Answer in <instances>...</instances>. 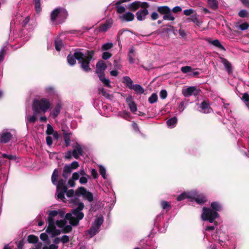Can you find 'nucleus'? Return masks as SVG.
<instances>
[{"instance_id":"nucleus-1","label":"nucleus","mask_w":249,"mask_h":249,"mask_svg":"<svg viewBox=\"0 0 249 249\" xmlns=\"http://www.w3.org/2000/svg\"><path fill=\"white\" fill-rule=\"evenodd\" d=\"M65 213L62 210L51 211L48 213L47 222L48 226L46 231L53 236L59 235L61 232H69L71 231L72 227L68 225V221L65 219L55 220L56 218H63Z\"/></svg>"},{"instance_id":"nucleus-2","label":"nucleus","mask_w":249,"mask_h":249,"mask_svg":"<svg viewBox=\"0 0 249 249\" xmlns=\"http://www.w3.org/2000/svg\"><path fill=\"white\" fill-rule=\"evenodd\" d=\"M216 225L207 226L203 230L204 238L209 239V236H211L213 239L217 241L221 247H217L214 244H212L210 247V249H233L234 248V244L231 239L224 231L220 230L215 229Z\"/></svg>"},{"instance_id":"nucleus-3","label":"nucleus","mask_w":249,"mask_h":249,"mask_svg":"<svg viewBox=\"0 0 249 249\" xmlns=\"http://www.w3.org/2000/svg\"><path fill=\"white\" fill-rule=\"evenodd\" d=\"M94 53L91 51H86L84 52L80 50H76L73 54H70L67 56V60L69 65H74L76 63V59L81 64V68L85 71H90L89 64L92 59Z\"/></svg>"},{"instance_id":"nucleus-4","label":"nucleus","mask_w":249,"mask_h":249,"mask_svg":"<svg viewBox=\"0 0 249 249\" xmlns=\"http://www.w3.org/2000/svg\"><path fill=\"white\" fill-rule=\"evenodd\" d=\"M222 205L218 202H212L211 208L204 207L201 217L204 221H208L212 223L214 220L218 217L217 212L222 210Z\"/></svg>"},{"instance_id":"nucleus-5","label":"nucleus","mask_w":249,"mask_h":249,"mask_svg":"<svg viewBox=\"0 0 249 249\" xmlns=\"http://www.w3.org/2000/svg\"><path fill=\"white\" fill-rule=\"evenodd\" d=\"M84 208V203L82 202H79L76 208L73 209L71 213L66 214L65 219L68 221V225L71 227L77 226L79 224L80 220H82L84 216L82 212Z\"/></svg>"},{"instance_id":"nucleus-6","label":"nucleus","mask_w":249,"mask_h":249,"mask_svg":"<svg viewBox=\"0 0 249 249\" xmlns=\"http://www.w3.org/2000/svg\"><path fill=\"white\" fill-rule=\"evenodd\" d=\"M58 170L55 169L53 171L51 180L53 184L56 186L57 198L63 201H65V194L67 190V187L66 186V182L67 179L61 178L58 181Z\"/></svg>"},{"instance_id":"nucleus-7","label":"nucleus","mask_w":249,"mask_h":249,"mask_svg":"<svg viewBox=\"0 0 249 249\" xmlns=\"http://www.w3.org/2000/svg\"><path fill=\"white\" fill-rule=\"evenodd\" d=\"M51 107L50 100L42 98L40 99H35L32 104V110L35 114H41L47 112Z\"/></svg>"},{"instance_id":"nucleus-8","label":"nucleus","mask_w":249,"mask_h":249,"mask_svg":"<svg viewBox=\"0 0 249 249\" xmlns=\"http://www.w3.org/2000/svg\"><path fill=\"white\" fill-rule=\"evenodd\" d=\"M68 16L67 11L63 8L59 7L53 10L51 14L52 21H55L58 23H63Z\"/></svg>"},{"instance_id":"nucleus-9","label":"nucleus","mask_w":249,"mask_h":249,"mask_svg":"<svg viewBox=\"0 0 249 249\" xmlns=\"http://www.w3.org/2000/svg\"><path fill=\"white\" fill-rule=\"evenodd\" d=\"M72 150L67 151L64 156L66 159L70 160L73 157L76 159H78L79 157L83 156V150L81 145L76 142L72 144Z\"/></svg>"},{"instance_id":"nucleus-10","label":"nucleus","mask_w":249,"mask_h":249,"mask_svg":"<svg viewBox=\"0 0 249 249\" xmlns=\"http://www.w3.org/2000/svg\"><path fill=\"white\" fill-rule=\"evenodd\" d=\"M104 218L103 216L96 218L92 223L91 228L88 230V233L89 234L90 237L95 235L98 232L101 226L103 224Z\"/></svg>"},{"instance_id":"nucleus-11","label":"nucleus","mask_w":249,"mask_h":249,"mask_svg":"<svg viewBox=\"0 0 249 249\" xmlns=\"http://www.w3.org/2000/svg\"><path fill=\"white\" fill-rule=\"evenodd\" d=\"M192 195H191V201L195 200L197 204H202L207 201L206 196L202 193H199L196 190L191 191Z\"/></svg>"},{"instance_id":"nucleus-12","label":"nucleus","mask_w":249,"mask_h":249,"mask_svg":"<svg viewBox=\"0 0 249 249\" xmlns=\"http://www.w3.org/2000/svg\"><path fill=\"white\" fill-rule=\"evenodd\" d=\"M79 196H82L84 198L91 202L93 200V194L87 191L84 187H79Z\"/></svg>"},{"instance_id":"nucleus-13","label":"nucleus","mask_w":249,"mask_h":249,"mask_svg":"<svg viewBox=\"0 0 249 249\" xmlns=\"http://www.w3.org/2000/svg\"><path fill=\"white\" fill-rule=\"evenodd\" d=\"M149 6H145L140 8L136 13V18L139 21H143L148 14L147 8Z\"/></svg>"},{"instance_id":"nucleus-14","label":"nucleus","mask_w":249,"mask_h":249,"mask_svg":"<svg viewBox=\"0 0 249 249\" xmlns=\"http://www.w3.org/2000/svg\"><path fill=\"white\" fill-rule=\"evenodd\" d=\"M62 108L61 103H57L54 107L50 111L49 116L53 119H55L60 114Z\"/></svg>"},{"instance_id":"nucleus-15","label":"nucleus","mask_w":249,"mask_h":249,"mask_svg":"<svg viewBox=\"0 0 249 249\" xmlns=\"http://www.w3.org/2000/svg\"><path fill=\"white\" fill-rule=\"evenodd\" d=\"M198 90L194 86L189 87L182 90V93L185 97H189L193 95L196 96L198 94Z\"/></svg>"},{"instance_id":"nucleus-16","label":"nucleus","mask_w":249,"mask_h":249,"mask_svg":"<svg viewBox=\"0 0 249 249\" xmlns=\"http://www.w3.org/2000/svg\"><path fill=\"white\" fill-rule=\"evenodd\" d=\"M145 6H149V4L146 2H140L139 1H135L129 5L128 8L130 10L135 11L139 8L144 7Z\"/></svg>"},{"instance_id":"nucleus-17","label":"nucleus","mask_w":249,"mask_h":249,"mask_svg":"<svg viewBox=\"0 0 249 249\" xmlns=\"http://www.w3.org/2000/svg\"><path fill=\"white\" fill-rule=\"evenodd\" d=\"M107 67L106 64L103 60L99 61L96 64V73L98 76L104 74L105 71L106 70Z\"/></svg>"},{"instance_id":"nucleus-18","label":"nucleus","mask_w":249,"mask_h":249,"mask_svg":"<svg viewBox=\"0 0 249 249\" xmlns=\"http://www.w3.org/2000/svg\"><path fill=\"white\" fill-rule=\"evenodd\" d=\"M12 138V134L7 130H3L0 133V143L8 142Z\"/></svg>"},{"instance_id":"nucleus-19","label":"nucleus","mask_w":249,"mask_h":249,"mask_svg":"<svg viewBox=\"0 0 249 249\" xmlns=\"http://www.w3.org/2000/svg\"><path fill=\"white\" fill-rule=\"evenodd\" d=\"M65 194L68 197L71 198V201L76 203L78 197L79 196V188L75 191H74L72 189L68 191L67 190Z\"/></svg>"},{"instance_id":"nucleus-20","label":"nucleus","mask_w":249,"mask_h":249,"mask_svg":"<svg viewBox=\"0 0 249 249\" xmlns=\"http://www.w3.org/2000/svg\"><path fill=\"white\" fill-rule=\"evenodd\" d=\"M201 109L199 110L200 112L203 113H209L213 111L210 107V104L208 102L204 101L200 105Z\"/></svg>"},{"instance_id":"nucleus-21","label":"nucleus","mask_w":249,"mask_h":249,"mask_svg":"<svg viewBox=\"0 0 249 249\" xmlns=\"http://www.w3.org/2000/svg\"><path fill=\"white\" fill-rule=\"evenodd\" d=\"M125 102L127 104L130 111L132 113H135L137 110V107L136 104L132 100L131 96H129L125 99Z\"/></svg>"},{"instance_id":"nucleus-22","label":"nucleus","mask_w":249,"mask_h":249,"mask_svg":"<svg viewBox=\"0 0 249 249\" xmlns=\"http://www.w3.org/2000/svg\"><path fill=\"white\" fill-rule=\"evenodd\" d=\"M119 18L123 21H130L134 19V15L130 12H127L119 16Z\"/></svg>"},{"instance_id":"nucleus-23","label":"nucleus","mask_w":249,"mask_h":249,"mask_svg":"<svg viewBox=\"0 0 249 249\" xmlns=\"http://www.w3.org/2000/svg\"><path fill=\"white\" fill-rule=\"evenodd\" d=\"M38 114H35L33 113L32 115H28L27 114L25 115V119L26 124L27 128H28L29 125L31 124L35 123L37 120L36 116Z\"/></svg>"},{"instance_id":"nucleus-24","label":"nucleus","mask_w":249,"mask_h":249,"mask_svg":"<svg viewBox=\"0 0 249 249\" xmlns=\"http://www.w3.org/2000/svg\"><path fill=\"white\" fill-rule=\"evenodd\" d=\"M112 24V20H107L105 23L100 25L99 27V31L101 32H105L111 27Z\"/></svg>"},{"instance_id":"nucleus-25","label":"nucleus","mask_w":249,"mask_h":249,"mask_svg":"<svg viewBox=\"0 0 249 249\" xmlns=\"http://www.w3.org/2000/svg\"><path fill=\"white\" fill-rule=\"evenodd\" d=\"M54 45L55 50L58 52L65 47L63 41L59 37H57L55 39Z\"/></svg>"},{"instance_id":"nucleus-26","label":"nucleus","mask_w":249,"mask_h":249,"mask_svg":"<svg viewBox=\"0 0 249 249\" xmlns=\"http://www.w3.org/2000/svg\"><path fill=\"white\" fill-rule=\"evenodd\" d=\"M135 56V50L134 47H132L129 48L128 53V57L129 62L130 64H133L135 62V59L134 57Z\"/></svg>"},{"instance_id":"nucleus-27","label":"nucleus","mask_w":249,"mask_h":249,"mask_svg":"<svg viewBox=\"0 0 249 249\" xmlns=\"http://www.w3.org/2000/svg\"><path fill=\"white\" fill-rule=\"evenodd\" d=\"M192 194H193L191 193V191L183 192L178 196L177 200L180 201L185 198H187L191 201Z\"/></svg>"},{"instance_id":"nucleus-28","label":"nucleus","mask_w":249,"mask_h":249,"mask_svg":"<svg viewBox=\"0 0 249 249\" xmlns=\"http://www.w3.org/2000/svg\"><path fill=\"white\" fill-rule=\"evenodd\" d=\"M178 122V119L176 117H173L166 121V124L169 128H173L175 127Z\"/></svg>"},{"instance_id":"nucleus-29","label":"nucleus","mask_w":249,"mask_h":249,"mask_svg":"<svg viewBox=\"0 0 249 249\" xmlns=\"http://www.w3.org/2000/svg\"><path fill=\"white\" fill-rule=\"evenodd\" d=\"M123 83L125 84L126 87L129 88L130 89H131L133 85V81L129 76H124L123 77Z\"/></svg>"},{"instance_id":"nucleus-30","label":"nucleus","mask_w":249,"mask_h":249,"mask_svg":"<svg viewBox=\"0 0 249 249\" xmlns=\"http://www.w3.org/2000/svg\"><path fill=\"white\" fill-rule=\"evenodd\" d=\"M72 170L69 167V165H65L64 167L63 171L62 173L63 177L65 179H68L71 173Z\"/></svg>"},{"instance_id":"nucleus-31","label":"nucleus","mask_w":249,"mask_h":249,"mask_svg":"<svg viewBox=\"0 0 249 249\" xmlns=\"http://www.w3.org/2000/svg\"><path fill=\"white\" fill-rule=\"evenodd\" d=\"M71 133H68L66 131L64 132V140L65 143V146L68 147L70 145L71 140Z\"/></svg>"},{"instance_id":"nucleus-32","label":"nucleus","mask_w":249,"mask_h":249,"mask_svg":"<svg viewBox=\"0 0 249 249\" xmlns=\"http://www.w3.org/2000/svg\"><path fill=\"white\" fill-rule=\"evenodd\" d=\"M188 21H192L198 26H199L202 23V21H199L198 19V16L196 14L191 16V17L188 18Z\"/></svg>"},{"instance_id":"nucleus-33","label":"nucleus","mask_w":249,"mask_h":249,"mask_svg":"<svg viewBox=\"0 0 249 249\" xmlns=\"http://www.w3.org/2000/svg\"><path fill=\"white\" fill-rule=\"evenodd\" d=\"M100 80L102 81V82L104 84V85L110 88L111 85L110 83V80L108 79H107L105 78V74L99 75Z\"/></svg>"},{"instance_id":"nucleus-34","label":"nucleus","mask_w":249,"mask_h":249,"mask_svg":"<svg viewBox=\"0 0 249 249\" xmlns=\"http://www.w3.org/2000/svg\"><path fill=\"white\" fill-rule=\"evenodd\" d=\"M160 205L162 210L165 211L166 213L168 212L171 208L170 203L166 201H161Z\"/></svg>"},{"instance_id":"nucleus-35","label":"nucleus","mask_w":249,"mask_h":249,"mask_svg":"<svg viewBox=\"0 0 249 249\" xmlns=\"http://www.w3.org/2000/svg\"><path fill=\"white\" fill-rule=\"evenodd\" d=\"M207 3L213 10H216L218 7V2L217 0H207Z\"/></svg>"},{"instance_id":"nucleus-36","label":"nucleus","mask_w":249,"mask_h":249,"mask_svg":"<svg viewBox=\"0 0 249 249\" xmlns=\"http://www.w3.org/2000/svg\"><path fill=\"white\" fill-rule=\"evenodd\" d=\"M158 11L161 14L165 15L171 12L170 8L167 6H159L158 7Z\"/></svg>"},{"instance_id":"nucleus-37","label":"nucleus","mask_w":249,"mask_h":249,"mask_svg":"<svg viewBox=\"0 0 249 249\" xmlns=\"http://www.w3.org/2000/svg\"><path fill=\"white\" fill-rule=\"evenodd\" d=\"M131 89H133L137 93H139V94H142L144 92V90L143 89V88L140 85H139V84H136V85H133V86L132 87Z\"/></svg>"},{"instance_id":"nucleus-38","label":"nucleus","mask_w":249,"mask_h":249,"mask_svg":"<svg viewBox=\"0 0 249 249\" xmlns=\"http://www.w3.org/2000/svg\"><path fill=\"white\" fill-rule=\"evenodd\" d=\"M210 43L213 45L215 47L222 50L223 51H225V48L221 44L220 41L218 39H215L213 40H212L210 42Z\"/></svg>"},{"instance_id":"nucleus-39","label":"nucleus","mask_w":249,"mask_h":249,"mask_svg":"<svg viewBox=\"0 0 249 249\" xmlns=\"http://www.w3.org/2000/svg\"><path fill=\"white\" fill-rule=\"evenodd\" d=\"M118 116L128 121H129L130 119H131L130 114L128 112L126 111L119 112L118 113Z\"/></svg>"},{"instance_id":"nucleus-40","label":"nucleus","mask_w":249,"mask_h":249,"mask_svg":"<svg viewBox=\"0 0 249 249\" xmlns=\"http://www.w3.org/2000/svg\"><path fill=\"white\" fill-rule=\"evenodd\" d=\"M116 11L118 14H124L125 8L124 7L120 5V2L117 1L115 4Z\"/></svg>"},{"instance_id":"nucleus-41","label":"nucleus","mask_w":249,"mask_h":249,"mask_svg":"<svg viewBox=\"0 0 249 249\" xmlns=\"http://www.w3.org/2000/svg\"><path fill=\"white\" fill-rule=\"evenodd\" d=\"M99 173L101 175L102 178L104 179H107V171H106L105 167L102 165H99Z\"/></svg>"},{"instance_id":"nucleus-42","label":"nucleus","mask_w":249,"mask_h":249,"mask_svg":"<svg viewBox=\"0 0 249 249\" xmlns=\"http://www.w3.org/2000/svg\"><path fill=\"white\" fill-rule=\"evenodd\" d=\"M30 36H31L29 35V36H27L26 37L23 38L22 39H20V41L21 42V43L20 45H17L16 44H15V45H11V47L14 48V50H16L18 48H19L22 45H23L26 41H27L29 39Z\"/></svg>"},{"instance_id":"nucleus-43","label":"nucleus","mask_w":249,"mask_h":249,"mask_svg":"<svg viewBox=\"0 0 249 249\" xmlns=\"http://www.w3.org/2000/svg\"><path fill=\"white\" fill-rule=\"evenodd\" d=\"M163 218V213H161L156 217L154 220L155 226L157 228H159L160 224L159 223L160 220Z\"/></svg>"},{"instance_id":"nucleus-44","label":"nucleus","mask_w":249,"mask_h":249,"mask_svg":"<svg viewBox=\"0 0 249 249\" xmlns=\"http://www.w3.org/2000/svg\"><path fill=\"white\" fill-rule=\"evenodd\" d=\"M36 11L37 14H39L41 11L40 5V0H34Z\"/></svg>"},{"instance_id":"nucleus-45","label":"nucleus","mask_w":249,"mask_h":249,"mask_svg":"<svg viewBox=\"0 0 249 249\" xmlns=\"http://www.w3.org/2000/svg\"><path fill=\"white\" fill-rule=\"evenodd\" d=\"M45 92L49 95H53L55 93L54 88L52 86L47 87L45 89Z\"/></svg>"},{"instance_id":"nucleus-46","label":"nucleus","mask_w":249,"mask_h":249,"mask_svg":"<svg viewBox=\"0 0 249 249\" xmlns=\"http://www.w3.org/2000/svg\"><path fill=\"white\" fill-rule=\"evenodd\" d=\"M158 101V96L156 93H153L148 98V102L150 104H152Z\"/></svg>"},{"instance_id":"nucleus-47","label":"nucleus","mask_w":249,"mask_h":249,"mask_svg":"<svg viewBox=\"0 0 249 249\" xmlns=\"http://www.w3.org/2000/svg\"><path fill=\"white\" fill-rule=\"evenodd\" d=\"M113 46V44L112 43L108 42L103 44L101 49L102 51H107L111 49Z\"/></svg>"},{"instance_id":"nucleus-48","label":"nucleus","mask_w":249,"mask_h":249,"mask_svg":"<svg viewBox=\"0 0 249 249\" xmlns=\"http://www.w3.org/2000/svg\"><path fill=\"white\" fill-rule=\"evenodd\" d=\"M27 240L30 243H36L38 241V238L35 235H30L28 236Z\"/></svg>"},{"instance_id":"nucleus-49","label":"nucleus","mask_w":249,"mask_h":249,"mask_svg":"<svg viewBox=\"0 0 249 249\" xmlns=\"http://www.w3.org/2000/svg\"><path fill=\"white\" fill-rule=\"evenodd\" d=\"M236 28L241 31H245L249 28V24L247 22H244L240 25H237Z\"/></svg>"},{"instance_id":"nucleus-50","label":"nucleus","mask_w":249,"mask_h":249,"mask_svg":"<svg viewBox=\"0 0 249 249\" xmlns=\"http://www.w3.org/2000/svg\"><path fill=\"white\" fill-rule=\"evenodd\" d=\"M164 20H168L173 21L175 19V17L173 16L171 12L167 13L163 16Z\"/></svg>"},{"instance_id":"nucleus-51","label":"nucleus","mask_w":249,"mask_h":249,"mask_svg":"<svg viewBox=\"0 0 249 249\" xmlns=\"http://www.w3.org/2000/svg\"><path fill=\"white\" fill-rule=\"evenodd\" d=\"M223 64L224 65L226 70L229 73H230L231 70V63L226 59H224L223 61Z\"/></svg>"},{"instance_id":"nucleus-52","label":"nucleus","mask_w":249,"mask_h":249,"mask_svg":"<svg viewBox=\"0 0 249 249\" xmlns=\"http://www.w3.org/2000/svg\"><path fill=\"white\" fill-rule=\"evenodd\" d=\"M5 46L3 47L0 50V63L2 62L4 58L5 53L6 51Z\"/></svg>"},{"instance_id":"nucleus-53","label":"nucleus","mask_w":249,"mask_h":249,"mask_svg":"<svg viewBox=\"0 0 249 249\" xmlns=\"http://www.w3.org/2000/svg\"><path fill=\"white\" fill-rule=\"evenodd\" d=\"M61 242L64 245L68 243L70 241V237L69 236L66 235H64L60 237Z\"/></svg>"},{"instance_id":"nucleus-54","label":"nucleus","mask_w":249,"mask_h":249,"mask_svg":"<svg viewBox=\"0 0 249 249\" xmlns=\"http://www.w3.org/2000/svg\"><path fill=\"white\" fill-rule=\"evenodd\" d=\"M192 70V68L190 66H184L181 68V71L183 73H187L191 72Z\"/></svg>"},{"instance_id":"nucleus-55","label":"nucleus","mask_w":249,"mask_h":249,"mask_svg":"<svg viewBox=\"0 0 249 249\" xmlns=\"http://www.w3.org/2000/svg\"><path fill=\"white\" fill-rule=\"evenodd\" d=\"M88 178H89V175L85 176H82L79 179V182L81 184H86L88 182Z\"/></svg>"},{"instance_id":"nucleus-56","label":"nucleus","mask_w":249,"mask_h":249,"mask_svg":"<svg viewBox=\"0 0 249 249\" xmlns=\"http://www.w3.org/2000/svg\"><path fill=\"white\" fill-rule=\"evenodd\" d=\"M53 132L54 130L53 127L50 124H48L47 125V130L46 131V134L47 135H52Z\"/></svg>"},{"instance_id":"nucleus-57","label":"nucleus","mask_w":249,"mask_h":249,"mask_svg":"<svg viewBox=\"0 0 249 249\" xmlns=\"http://www.w3.org/2000/svg\"><path fill=\"white\" fill-rule=\"evenodd\" d=\"M66 165H69V167L71 168V170L76 169L79 166V163L76 161H74L71 162V164H66Z\"/></svg>"},{"instance_id":"nucleus-58","label":"nucleus","mask_w":249,"mask_h":249,"mask_svg":"<svg viewBox=\"0 0 249 249\" xmlns=\"http://www.w3.org/2000/svg\"><path fill=\"white\" fill-rule=\"evenodd\" d=\"M29 20H30V17L29 16H28L24 19L22 18V19L21 20H20L19 22H21V23L23 26H25L28 23Z\"/></svg>"},{"instance_id":"nucleus-59","label":"nucleus","mask_w":249,"mask_h":249,"mask_svg":"<svg viewBox=\"0 0 249 249\" xmlns=\"http://www.w3.org/2000/svg\"><path fill=\"white\" fill-rule=\"evenodd\" d=\"M248 12L246 10H242L239 11L238 15L241 18H246L248 16Z\"/></svg>"},{"instance_id":"nucleus-60","label":"nucleus","mask_w":249,"mask_h":249,"mask_svg":"<svg viewBox=\"0 0 249 249\" xmlns=\"http://www.w3.org/2000/svg\"><path fill=\"white\" fill-rule=\"evenodd\" d=\"M112 56L111 53L108 52H104L102 54V58L104 60H107Z\"/></svg>"},{"instance_id":"nucleus-61","label":"nucleus","mask_w":249,"mask_h":249,"mask_svg":"<svg viewBox=\"0 0 249 249\" xmlns=\"http://www.w3.org/2000/svg\"><path fill=\"white\" fill-rule=\"evenodd\" d=\"M242 99L247 105L249 102V95L248 93H244L242 95Z\"/></svg>"},{"instance_id":"nucleus-62","label":"nucleus","mask_w":249,"mask_h":249,"mask_svg":"<svg viewBox=\"0 0 249 249\" xmlns=\"http://www.w3.org/2000/svg\"><path fill=\"white\" fill-rule=\"evenodd\" d=\"M160 96L161 99H165L167 96V92L165 89H162L160 92Z\"/></svg>"},{"instance_id":"nucleus-63","label":"nucleus","mask_w":249,"mask_h":249,"mask_svg":"<svg viewBox=\"0 0 249 249\" xmlns=\"http://www.w3.org/2000/svg\"><path fill=\"white\" fill-rule=\"evenodd\" d=\"M185 107V103L182 101L179 104L178 109L180 112H182Z\"/></svg>"},{"instance_id":"nucleus-64","label":"nucleus","mask_w":249,"mask_h":249,"mask_svg":"<svg viewBox=\"0 0 249 249\" xmlns=\"http://www.w3.org/2000/svg\"><path fill=\"white\" fill-rule=\"evenodd\" d=\"M91 175L92 176L93 178L95 179L99 177L97 171L94 168L91 170Z\"/></svg>"}]
</instances>
